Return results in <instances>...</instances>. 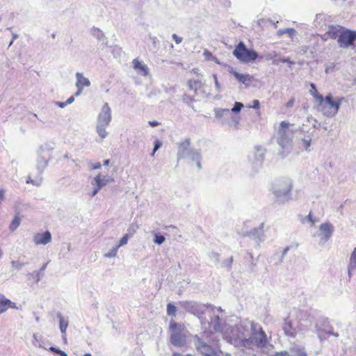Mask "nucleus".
<instances>
[{
  "instance_id": "obj_1",
  "label": "nucleus",
  "mask_w": 356,
  "mask_h": 356,
  "mask_svg": "<svg viewBox=\"0 0 356 356\" xmlns=\"http://www.w3.org/2000/svg\"><path fill=\"white\" fill-rule=\"evenodd\" d=\"M194 344L197 350L204 356H221L222 353L210 332H204L200 337L195 335Z\"/></svg>"
},
{
  "instance_id": "obj_2",
  "label": "nucleus",
  "mask_w": 356,
  "mask_h": 356,
  "mask_svg": "<svg viewBox=\"0 0 356 356\" xmlns=\"http://www.w3.org/2000/svg\"><path fill=\"white\" fill-rule=\"evenodd\" d=\"M268 343L267 335L261 325L257 323L248 338L243 339L242 348L247 353L255 349H262Z\"/></svg>"
},
{
  "instance_id": "obj_3",
  "label": "nucleus",
  "mask_w": 356,
  "mask_h": 356,
  "mask_svg": "<svg viewBox=\"0 0 356 356\" xmlns=\"http://www.w3.org/2000/svg\"><path fill=\"white\" fill-rule=\"evenodd\" d=\"M316 99L318 101V109L326 117L334 116L340 107L343 98H337V101L333 100L332 96L327 95L325 99L322 95H316Z\"/></svg>"
},
{
  "instance_id": "obj_4",
  "label": "nucleus",
  "mask_w": 356,
  "mask_h": 356,
  "mask_svg": "<svg viewBox=\"0 0 356 356\" xmlns=\"http://www.w3.org/2000/svg\"><path fill=\"white\" fill-rule=\"evenodd\" d=\"M291 124L287 121H282L280 124L277 143L282 149L289 151L291 147L294 131L291 128Z\"/></svg>"
},
{
  "instance_id": "obj_5",
  "label": "nucleus",
  "mask_w": 356,
  "mask_h": 356,
  "mask_svg": "<svg viewBox=\"0 0 356 356\" xmlns=\"http://www.w3.org/2000/svg\"><path fill=\"white\" fill-rule=\"evenodd\" d=\"M111 119V108L108 106V104L106 102L102 106L97 116L96 124V131L102 139L105 138L108 136L106 128L109 126Z\"/></svg>"
},
{
  "instance_id": "obj_6",
  "label": "nucleus",
  "mask_w": 356,
  "mask_h": 356,
  "mask_svg": "<svg viewBox=\"0 0 356 356\" xmlns=\"http://www.w3.org/2000/svg\"><path fill=\"white\" fill-rule=\"evenodd\" d=\"M170 341L177 347L184 346L186 343L188 332L182 325L171 323L170 325Z\"/></svg>"
},
{
  "instance_id": "obj_7",
  "label": "nucleus",
  "mask_w": 356,
  "mask_h": 356,
  "mask_svg": "<svg viewBox=\"0 0 356 356\" xmlns=\"http://www.w3.org/2000/svg\"><path fill=\"white\" fill-rule=\"evenodd\" d=\"M292 188L290 179L284 178L277 181L273 188V192L277 198V201L285 202L289 199V193Z\"/></svg>"
},
{
  "instance_id": "obj_8",
  "label": "nucleus",
  "mask_w": 356,
  "mask_h": 356,
  "mask_svg": "<svg viewBox=\"0 0 356 356\" xmlns=\"http://www.w3.org/2000/svg\"><path fill=\"white\" fill-rule=\"evenodd\" d=\"M233 55L242 63L254 61L258 58V54L248 49L243 42H240L233 51Z\"/></svg>"
},
{
  "instance_id": "obj_9",
  "label": "nucleus",
  "mask_w": 356,
  "mask_h": 356,
  "mask_svg": "<svg viewBox=\"0 0 356 356\" xmlns=\"http://www.w3.org/2000/svg\"><path fill=\"white\" fill-rule=\"evenodd\" d=\"M225 340L235 346H239L242 348V341L243 339H241L239 333L236 326L232 327L229 325H225L224 331L222 333Z\"/></svg>"
},
{
  "instance_id": "obj_10",
  "label": "nucleus",
  "mask_w": 356,
  "mask_h": 356,
  "mask_svg": "<svg viewBox=\"0 0 356 356\" xmlns=\"http://www.w3.org/2000/svg\"><path fill=\"white\" fill-rule=\"evenodd\" d=\"M307 325L300 324L297 320H293L289 318H286L282 325V329L286 335L295 337L299 331L305 330Z\"/></svg>"
},
{
  "instance_id": "obj_11",
  "label": "nucleus",
  "mask_w": 356,
  "mask_h": 356,
  "mask_svg": "<svg viewBox=\"0 0 356 356\" xmlns=\"http://www.w3.org/2000/svg\"><path fill=\"white\" fill-rule=\"evenodd\" d=\"M356 40V31L343 29L337 39L339 46L341 48H348L353 45Z\"/></svg>"
},
{
  "instance_id": "obj_12",
  "label": "nucleus",
  "mask_w": 356,
  "mask_h": 356,
  "mask_svg": "<svg viewBox=\"0 0 356 356\" xmlns=\"http://www.w3.org/2000/svg\"><path fill=\"white\" fill-rule=\"evenodd\" d=\"M256 324L257 323L247 319L241 321L239 323L236 324V327L238 330L241 339L248 338Z\"/></svg>"
},
{
  "instance_id": "obj_13",
  "label": "nucleus",
  "mask_w": 356,
  "mask_h": 356,
  "mask_svg": "<svg viewBox=\"0 0 356 356\" xmlns=\"http://www.w3.org/2000/svg\"><path fill=\"white\" fill-rule=\"evenodd\" d=\"M177 159L179 161L188 157V154L193 149L191 147V140L189 138H185L177 143Z\"/></svg>"
},
{
  "instance_id": "obj_14",
  "label": "nucleus",
  "mask_w": 356,
  "mask_h": 356,
  "mask_svg": "<svg viewBox=\"0 0 356 356\" xmlns=\"http://www.w3.org/2000/svg\"><path fill=\"white\" fill-rule=\"evenodd\" d=\"M264 224L261 223L260 225L254 228L249 232H247L245 234L243 235V236H248L254 240L258 244L261 242H263L266 239V236L264 234Z\"/></svg>"
},
{
  "instance_id": "obj_15",
  "label": "nucleus",
  "mask_w": 356,
  "mask_h": 356,
  "mask_svg": "<svg viewBox=\"0 0 356 356\" xmlns=\"http://www.w3.org/2000/svg\"><path fill=\"white\" fill-rule=\"evenodd\" d=\"M334 230V226L329 222L322 223L319 226L320 233L318 236L321 238V243L327 242L332 236Z\"/></svg>"
},
{
  "instance_id": "obj_16",
  "label": "nucleus",
  "mask_w": 356,
  "mask_h": 356,
  "mask_svg": "<svg viewBox=\"0 0 356 356\" xmlns=\"http://www.w3.org/2000/svg\"><path fill=\"white\" fill-rule=\"evenodd\" d=\"M94 181L95 182L96 186L94 187L93 191L91 193L92 197L95 196L102 187L105 186L110 182L114 181V179L111 177L102 176L99 174L94 178Z\"/></svg>"
},
{
  "instance_id": "obj_17",
  "label": "nucleus",
  "mask_w": 356,
  "mask_h": 356,
  "mask_svg": "<svg viewBox=\"0 0 356 356\" xmlns=\"http://www.w3.org/2000/svg\"><path fill=\"white\" fill-rule=\"evenodd\" d=\"M265 149L262 147H256L252 156L249 157L250 161L255 168L261 166L264 159Z\"/></svg>"
},
{
  "instance_id": "obj_18",
  "label": "nucleus",
  "mask_w": 356,
  "mask_h": 356,
  "mask_svg": "<svg viewBox=\"0 0 356 356\" xmlns=\"http://www.w3.org/2000/svg\"><path fill=\"white\" fill-rule=\"evenodd\" d=\"M51 241V234L49 231L38 233L33 237V242L36 245H47Z\"/></svg>"
},
{
  "instance_id": "obj_19",
  "label": "nucleus",
  "mask_w": 356,
  "mask_h": 356,
  "mask_svg": "<svg viewBox=\"0 0 356 356\" xmlns=\"http://www.w3.org/2000/svg\"><path fill=\"white\" fill-rule=\"evenodd\" d=\"M49 159L43 154V150L41 147L39 151V157L37 160L36 168L39 175L41 176L44 169L48 165Z\"/></svg>"
},
{
  "instance_id": "obj_20",
  "label": "nucleus",
  "mask_w": 356,
  "mask_h": 356,
  "mask_svg": "<svg viewBox=\"0 0 356 356\" xmlns=\"http://www.w3.org/2000/svg\"><path fill=\"white\" fill-rule=\"evenodd\" d=\"M8 308L17 309V307L3 295H0V314L5 312Z\"/></svg>"
},
{
  "instance_id": "obj_21",
  "label": "nucleus",
  "mask_w": 356,
  "mask_h": 356,
  "mask_svg": "<svg viewBox=\"0 0 356 356\" xmlns=\"http://www.w3.org/2000/svg\"><path fill=\"white\" fill-rule=\"evenodd\" d=\"M209 325L210 327L213 328L215 332L220 333L223 332L225 326L227 325V324H222V320L218 316H214L211 318Z\"/></svg>"
},
{
  "instance_id": "obj_22",
  "label": "nucleus",
  "mask_w": 356,
  "mask_h": 356,
  "mask_svg": "<svg viewBox=\"0 0 356 356\" xmlns=\"http://www.w3.org/2000/svg\"><path fill=\"white\" fill-rule=\"evenodd\" d=\"M133 67L137 72L143 76H147L148 74V68L146 65L135 58L132 61Z\"/></svg>"
},
{
  "instance_id": "obj_23",
  "label": "nucleus",
  "mask_w": 356,
  "mask_h": 356,
  "mask_svg": "<svg viewBox=\"0 0 356 356\" xmlns=\"http://www.w3.org/2000/svg\"><path fill=\"white\" fill-rule=\"evenodd\" d=\"M343 29H344L340 26H331L325 34V36L332 39L339 38Z\"/></svg>"
},
{
  "instance_id": "obj_24",
  "label": "nucleus",
  "mask_w": 356,
  "mask_h": 356,
  "mask_svg": "<svg viewBox=\"0 0 356 356\" xmlns=\"http://www.w3.org/2000/svg\"><path fill=\"white\" fill-rule=\"evenodd\" d=\"M187 158H189L191 161H195L198 169L200 170L202 168L200 162L202 159V154L200 150L193 149L188 154Z\"/></svg>"
},
{
  "instance_id": "obj_25",
  "label": "nucleus",
  "mask_w": 356,
  "mask_h": 356,
  "mask_svg": "<svg viewBox=\"0 0 356 356\" xmlns=\"http://www.w3.org/2000/svg\"><path fill=\"white\" fill-rule=\"evenodd\" d=\"M76 86H79L83 88V87H88L90 86V81L86 77H84L83 74L81 72L76 73Z\"/></svg>"
},
{
  "instance_id": "obj_26",
  "label": "nucleus",
  "mask_w": 356,
  "mask_h": 356,
  "mask_svg": "<svg viewBox=\"0 0 356 356\" xmlns=\"http://www.w3.org/2000/svg\"><path fill=\"white\" fill-rule=\"evenodd\" d=\"M289 356H307V354L304 348L300 346H294L290 350Z\"/></svg>"
},
{
  "instance_id": "obj_27",
  "label": "nucleus",
  "mask_w": 356,
  "mask_h": 356,
  "mask_svg": "<svg viewBox=\"0 0 356 356\" xmlns=\"http://www.w3.org/2000/svg\"><path fill=\"white\" fill-rule=\"evenodd\" d=\"M311 141H312V134H309L307 136H305L303 138H300V145L301 147H303L305 149L307 152L310 151V146H311Z\"/></svg>"
},
{
  "instance_id": "obj_28",
  "label": "nucleus",
  "mask_w": 356,
  "mask_h": 356,
  "mask_svg": "<svg viewBox=\"0 0 356 356\" xmlns=\"http://www.w3.org/2000/svg\"><path fill=\"white\" fill-rule=\"evenodd\" d=\"M215 117L218 119H222L230 115V111L228 108H217L214 110Z\"/></svg>"
},
{
  "instance_id": "obj_29",
  "label": "nucleus",
  "mask_w": 356,
  "mask_h": 356,
  "mask_svg": "<svg viewBox=\"0 0 356 356\" xmlns=\"http://www.w3.org/2000/svg\"><path fill=\"white\" fill-rule=\"evenodd\" d=\"M277 56H278V54L275 51L267 53L264 55L265 59L266 60H272L273 65L279 64L280 58H278Z\"/></svg>"
},
{
  "instance_id": "obj_30",
  "label": "nucleus",
  "mask_w": 356,
  "mask_h": 356,
  "mask_svg": "<svg viewBox=\"0 0 356 356\" xmlns=\"http://www.w3.org/2000/svg\"><path fill=\"white\" fill-rule=\"evenodd\" d=\"M58 318H59V327L62 334H65L66 332V329L68 326V321L63 318L62 314L58 313L57 314Z\"/></svg>"
},
{
  "instance_id": "obj_31",
  "label": "nucleus",
  "mask_w": 356,
  "mask_h": 356,
  "mask_svg": "<svg viewBox=\"0 0 356 356\" xmlns=\"http://www.w3.org/2000/svg\"><path fill=\"white\" fill-rule=\"evenodd\" d=\"M234 76V77L240 82V83H245V82L247 81H249L250 80V76L249 74H240L236 71H234V70H232L230 72Z\"/></svg>"
},
{
  "instance_id": "obj_32",
  "label": "nucleus",
  "mask_w": 356,
  "mask_h": 356,
  "mask_svg": "<svg viewBox=\"0 0 356 356\" xmlns=\"http://www.w3.org/2000/svg\"><path fill=\"white\" fill-rule=\"evenodd\" d=\"M296 31L292 28L280 29L277 31V35L278 36H281L283 34H288L289 36L291 38H293V36L296 35Z\"/></svg>"
},
{
  "instance_id": "obj_33",
  "label": "nucleus",
  "mask_w": 356,
  "mask_h": 356,
  "mask_svg": "<svg viewBox=\"0 0 356 356\" xmlns=\"http://www.w3.org/2000/svg\"><path fill=\"white\" fill-rule=\"evenodd\" d=\"M202 82L198 80H188V86L191 90H194L195 93H197V90L202 86Z\"/></svg>"
},
{
  "instance_id": "obj_34",
  "label": "nucleus",
  "mask_w": 356,
  "mask_h": 356,
  "mask_svg": "<svg viewBox=\"0 0 356 356\" xmlns=\"http://www.w3.org/2000/svg\"><path fill=\"white\" fill-rule=\"evenodd\" d=\"M349 270H353L356 269V247L351 253L349 262Z\"/></svg>"
},
{
  "instance_id": "obj_35",
  "label": "nucleus",
  "mask_w": 356,
  "mask_h": 356,
  "mask_svg": "<svg viewBox=\"0 0 356 356\" xmlns=\"http://www.w3.org/2000/svg\"><path fill=\"white\" fill-rule=\"evenodd\" d=\"M10 264L12 269L19 271L22 269L26 264L18 260H12L10 261Z\"/></svg>"
},
{
  "instance_id": "obj_36",
  "label": "nucleus",
  "mask_w": 356,
  "mask_h": 356,
  "mask_svg": "<svg viewBox=\"0 0 356 356\" xmlns=\"http://www.w3.org/2000/svg\"><path fill=\"white\" fill-rule=\"evenodd\" d=\"M20 225V218L18 216H15L14 219L12 220L9 229L11 232H14L17 229V227Z\"/></svg>"
},
{
  "instance_id": "obj_37",
  "label": "nucleus",
  "mask_w": 356,
  "mask_h": 356,
  "mask_svg": "<svg viewBox=\"0 0 356 356\" xmlns=\"http://www.w3.org/2000/svg\"><path fill=\"white\" fill-rule=\"evenodd\" d=\"M42 177H41L40 175L39 176V177H38V178H37V179H33L31 178V177L29 175V176L28 177V179H27V180H26V182L27 184H33V185H34V186H40V185L41 184V183H42Z\"/></svg>"
},
{
  "instance_id": "obj_38",
  "label": "nucleus",
  "mask_w": 356,
  "mask_h": 356,
  "mask_svg": "<svg viewBox=\"0 0 356 356\" xmlns=\"http://www.w3.org/2000/svg\"><path fill=\"white\" fill-rule=\"evenodd\" d=\"M118 249H119V246L113 247L112 249H111L109 250L108 252H107L104 254V257H107V258L115 257L117 254Z\"/></svg>"
},
{
  "instance_id": "obj_39",
  "label": "nucleus",
  "mask_w": 356,
  "mask_h": 356,
  "mask_svg": "<svg viewBox=\"0 0 356 356\" xmlns=\"http://www.w3.org/2000/svg\"><path fill=\"white\" fill-rule=\"evenodd\" d=\"M165 238L163 235L154 233V242L158 245L162 244L165 241Z\"/></svg>"
},
{
  "instance_id": "obj_40",
  "label": "nucleus",
  "mask_w": 356,
  "mask_h": 356,
  "mask_svg": "<svg viewBox=\"0 0 356 356\" xmlns=\"http://www.w3.org/2000/svg\"><path fill=\"white\" fill-rule=\"evenodd\" d=\"M243 107V104L242 103L236 102L234 103V107L230 111V113L231 112L238 113L241 111V110Z\"/></svg>"
},
{
  "instance_id": "obj_41",
  "label": "nucleus",
  "mask_w": 356,
  "mask_h": 356,
  "mask_svg": "<svg viewBox=\"0 0 356 356\" xmlns=\"http://www.w3.org/2000/svg\"><path fill=\"white\" fill-rule=\"evenodd\" d=\"M210 259L215 263V264H217L220 261V255L218 253L212 252L209 254Z\"/></svg>"
},
{
  "instance_id": "obj_42",
  "label": "nucleus",
  "mask_w": 356,
  "mask_h": 356,
  "mask_svg": "<svg viewBox=\"0 0 356 356\" xmlns=\"http://www.w3.org/2000/svg\"><path fill=\"white\" fill-rule=\"evenodd\" d=\"M175 312H176V307L171 304H168L167 306L168 314L170 316H174L175 314Z\"/></svg>"
},
{
  "instance_id": "obj_43",
  "label": "nucleus",
  "mask_w": 356,
  "mask_h": 356,
  "mask_svg": "<svg viewBox=\"0 0 356 356\" xmlns=\"http://www.w3.org/2000/svg\"><path fill=\"white\" fill-rule=\"evenodd\" d=\"M33 344L35 346H38V347H40V348H43L44 349H47L46 347H44V346H42V344L40 343V341L38 339V335L37 334H33Z\"/></svg>"
},
{
  "instance_id": "obj_44",
  "label": "nucleus",
  "mask_w": 356,
  "mask_h": 356,
  "mask_svg": "<svg viewBox=\"0 0 356 356\" xmlns=\"http://www.w3.org/2000/svg\"><path fill=\"white\" fill-rule=\"evenodd\" d=\"M182 100L189 106H191V104L194 102V99L187 95H183Z\"/></svg>"
},
{
  "instance_id": "obj_45",
  "label": "nucleus",
  "mask_w": 356,
  "mask_h": 356,
  "mask_svg": "<svg viewBox=\"0 0 356 356\" xmlns=\"http://www.w3.org/2000/svg\"><path fill=\"white\" fill-rule=\"evenodd\" d=\"M139 229V225L137 223H132L130 225V227L128 229L129 232L131 233V234L136 232V231Z\"/></svg>"
},
{
  "instance_id": "obj_46",
  "label": "nucleus",
  "mask_w": 356,
  "mask_h": 356,
  "mask_svg": "<svg viewBox=\"0 0 356 356\" xmlns=\"http://www.w3.org/2000/svg\"><path fill=\"white\" fill-rule=\"evenodd\" d=\"M128 238H129V236H128V234H125L120 241V243L119 245H118L117 246H119L121 247L122 245H124L127 243L128 242Z\"/></svg>"
},
{
  "instance_id": "obj_47",
  "label": "nucleus",
  "mask_w": 356,
  "mask_h": 356,
  "mask_svg": "<svg viewBox=\"0 0 356 356\" xmlns=\"http://www.w3.org/2000/svg\"><path fill=\"white\" fill-rule=\"evenodd\" d=\"M213 80H214V82H215V86H216V90L218 92H221V88H220V83L218 81V79H217L216 74H213Z\"/></svg>"
},
{
  "instance_id": "obj_48",
  "label": "nucleus",
  "mask_w": 356,
  "mask_h": 356,
  "mask_svg": "<svg viewBox=\"0 0 356 356\" xmlns=\"http://www.w3.org/2000/svg\"><path fill=\"white\" fill-rule=\"evenodd\" d=\"M5 193H6V191L1 188H0V207L1 206L2 204V202L5 200L6 199V197H5Z\"/></svg>"
},
{
  "instance_id": "obj_49",
  "label": "nucleus",
  "mask_w": 356,
  "mask_h": 356,
  "mask_svg": "<svg viewBox=\"0 0 356 356\" xmlns=\"http://www.w3.org/2000/svg\"><path fill=\"white\" fill-rule=\"evenodd\" d=\"M95 31H97V33L95 34L96 38L97 40H101L102 38H104V35L102 31H101L99 29H95Z\"/></svg>"
},
{
  "instance_id": "obj_50",
  "label": "nucleus",
  "mask_w": 356,
  "mask_h": 356,
  "mask_svg": "<svg viewBox=\"0 0 356 356\" xmlns=\"http://www.w3.org/2000/svg\"><path fill=\"white\" fill-rule=\"evenodd\" d=\"M162 145V143L159 140H156L154 141V152H156Z\"/></svg>"
},
{
  "instance_id": "obj_51",
  "label": "nucleus",
  "mask_w": 356,
  "mask_h": 356,
  "mask_svg": "<svg viewBox=\"0 0 356 356\" xmlns=\"http://www.w3.org/2000/svg\"><path fill=\"white\" fill-rule=\"evenodd\" d=\"M259 106H260L259 101L257 99H254V100H253L252 105L250 107L254 109H259Z\"/></svg>"
},
{
  "instance_id": "obj_52",
  "label": "nucleus",
  "mask_w": 356,
  "mask_h": 356,
  "mask_svg": "<svg viewBox=\"0 0 356 356\" xmlns=\"http://www.w3.org/2000/svg\"><path fill=\"white\" fill-rule=\"evenodd\" d=\"M172 38L177 44H179L182 42V38L178 36L177 34H172Z\"/></svg>"
},
{
  "instance_id": "obj_53",
  "label": "nucleus",
  "mask_w": 356,
  "mask_h": 356,
  "mask_svg": "<svg viewBox=\"0 0 356 356\" xmlns=\"http://www.w3.org/2000/svg\"><path fill=\"white\" fill-rule=\"evenodd\" d=\"M280 62H282V63H289V65H293L294 63L291 60H290V59L289 58H280Z\"/></svg>"
},
{
  "instance_id": "obj_54",
  "label": "nucleus",
  "mask_w": 356,
  "mask_h": 356,
  "mask_svg": "<svg viewBox=\"0 0 356 356\" xmlns=\"http://www.w3.org/2000/svg\"><path fill=\"white\" fill-rule=\"evenodd\" d=\"M311 88H312V90H311V93L316 98V95H318L316 94L317 91L315 85L314 83H311Z\"/></svg>"
},
{
  "instance_id": "obj_55",
  "label": "nucleus",
  "mask_w": 356,
  "mask_h": 356,
  "mask_svg": "<svg viewBox=\"0 0 356 356\" xmlns=\"http://www.w3.org/2000/svg\"><path fill=\"white\" fill-rule=\"evenodd\" d=\"M307 218L311 223V226H314L315 223V220L313 219L311 212L309 213V215L307 216Z\"/></svg>"
},
{
  "instance_id": "obj_56",
  "label": "nucleus",
  "mask_w": 356,
  "mask_h": 356,
  "mask_svg": "<svg viewBox=\"0 0 356 356\" xmlns=\"http://www.w3.org/2000/svg\"><path fill=\"white\" fill-rule=\"evenodd\" d=\"M294 102H295V99L294 98H291L286 104V106L287 108H291L293 106L294 104Z\"/></svg>"
},
{
  "instance_id": "obj_57",
  "label": "nucleus",
  "mask_w": 356,
  "mask_h": 356,
  "mask_svg": "<svg viewBox=\"0 0 356 356\" xmlns=\"http://www.w3.org/2000/svg\"><path fill=\"white\" fill-rule=\"evenodd\" d=\"M76 87L77 88V91L76 92L74 95L76 97H77V96L80 95L82 93L83 88L79 86H76Z\"/></svg>"
},
{
  "instance_id": "obj_58",
  "label": "nucleus",
  "mask_w": 356,
  "mask_h": 356,
  "mask_svg": "<svg viewBox=\"0 0 356 356\" xmlns=\"http://www.w3.org/2000/svg\"><path fill=\"white\" fill-rule=\"evenodd\" d=\"M12 35H13L12 40L9 43V47H10L13 44L14 40H15L19 37V35L17 33H12Z\"/></svg>"
},
{
  "instance_id": "obj_59",
  "label": "nucleus",
  "mask_w": 356,
  "mask_h": 356,
  "mask_svg": "<svg viewBox=\"0 0 356 356\" xmlns=\"http://www.w3.org/2000/svg\"><path fill=\"white\" fill-rule=\"evenodd\" d=\"M232 262H233V257H229L227 260H226V261H224L225 264V265H227V266H231V264H232Z\"/></svg>"
},
{
  "instance_id": "obj_60",
  "label": "nucleus",
  "mask_w": 356,
  "mask_h": 356,
  "mask_svg": "<svg viewBox=\"0 0 356 356\" xmlns=\"http://www.w3.org/2000/svg\"><path fill=\"white\" fill-rule=\"evenodd\" d=\"M91 168L93 170H95V169H99L101 168V165L99 163H96L95 164L93 163H91Z\"/></svg>"
},
{
  "instance_id": "obj_61",
  "label": "nucleus",
  "mask_w": 356,
  "mask_h": 356,
  "mask_svg": "<svg viewBox=\"0 0 356 356\" xmlns=\"http://www.w3.org/2000/svg\"><path fill=\"white\" fill-rule=\"evenodd\" d=\"M56 104L58 105L60 108H64L67 106L66 104V102H56Z\"/></svg>"
},
{
  "instance_id": "obj_62",
  "label": "nucleus",
  "mask_w": 356,
  "mask_h": 356,
  "mask_svg": "<svg viewBox=\"0 0 356 356\" xmlns=\"http://www.w3.org/2000/svg\"><path fill=\"white\" fill-rule=\"evenodd\" d=\"M74 101V96H71L70 97H69L67 101L65 102H66V104L68 105L70 104H72L73 102Z\"/></svg>"
},
{
  "instance_id": "obj_63",
  "label": "nucleus",
  "mask_w": 356,
  "mask_h": 356,
  "mask_svg": "<svg viewBox=\"0 0 356 356\" xmlns=\"http://www.w3.org/2000/svg\"><path fill=\"white\" fill-rule=\"evenodd\" d=\"M49 350H51V352H54V353H56L57 354H58V351H60L61 350L57 348H55V347H50L49 348Z\"/></svg>"
},
{
  "instance_id": "obj_64",
  "label": "nucleus",
  "mask_w": 356,
  "mask_h": 356,
  "mask_svg": "<svg viewBox=\"0 0 356 356\" xmlns=\"http://www.w3.org/2000/svg\"><path fill=\"white\" fill-rule=\"evenodd\" d=\"M149 124L151 127H156V126H158L159 124V123L157 121H149Z\"/></svg>"
}]
</instances>
